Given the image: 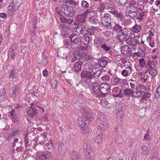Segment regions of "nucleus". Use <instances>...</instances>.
<instances>
[{
	"mask_svg": "<svg viewBox=\"0 0 160 160\" xmlns=\"http://www.w3.org/2000/svg\"><path fill=\"white\" fill-rule=\"evenodd\" d=\"M142 95V93L138 91H136L133 92L132 91V92L131 95L132 96L135 98H139L141 97Z\"/></svg>",
	"mask_w": 160,
	"mask_h": 160,
	"instance_id": "49",
	"label": "nucleus"
},
{
	"mask_svg": "<svg viewBox=\"0 0 160 160\" xmlns=\"http://www.w3.org/2000/svg\"><path fill=\"white\" fill-rule=\"evenodd\" d=\"M127 37L124 35L122 32L117 33V38L119 40L120 42H123V41H126L127 38Z\"/></svg>",
	"mask_w": 160,
	"mask_h": 160,
	"instance_id": "30",
	"label": "nucleus"
},
{
	"mask_svg": "<svg viewBox=\"0 0 160 160\" xmlns=\"http://www.w3.org/2000/svg\"><path fill=\"white\" fill-rule=\"evenodd\" d=\"M122 28H123L119 25L118 24H116L114 28L113 29L116 32L118 33L122 32Z\"/></svg>",
	"mask_w": 160,
	"mask_h": 160,
	"instance_id": "42",
	"label": "nucleus"
},
{
	"mask_svg": "<svg viewBox=\"0 0 160 160\" xmlns=\"http://www.w3.org/2000/svg\"><path fill=\"white\" fill-rule=\"evenodd\" d=\"M148 130L146 132V133L145 134L144 136V141H149L150 138V135L148 132Z\"/></svg>",
	"mask_w": 160,
	"mask_h": 160,
	"instance_id": "62",
	"label": "nucleus"
},
{
	"mask_svg": "<svg viewBox=\"0 0 160 160\" xmlns=\"http://www.w3.org/2000/svg\"><path fill=\"white\" fill-rule=\"evenodd\" d=\"M12 91L13 92L12 93L11 95L13 97H15L18 92L19 88L17 86H15L13 88Z\"/></svg>",
	"mask_w": 160,
	"mask_h": 160,
	"instance_id": "56",
	"label": "nucleus"
},
{
	"mask_svg": "<svg viewBox=\"0 0 160 160\" xmlns=\"http://www.w3.org/2000/svg\"><path fill=\"white\" fill-rule=\"evenodd\" d=\"M92 87L91 91V93L96 95V97L101 98V95L100 93L99 83L98 82H95L93 84Z\"/></svg>",
	"mask_w": 160,
	"mask_h": 160,
	"instance_id": "6",
	"label": "nucleus"
},
{
	"mask_svg": "<svg viewBox=\"0 0 160 160\" xmlns=\"http://www.w3.org/2000/svg\"><path fill=\"white\" fill-rule=\"evenodd\" d=\"M16 45L15 44L12 45L8 51V60H9L11 59H14V56L16 55Z\"/></svg>",
	"mask_w": 160,
	"mask_h": 160,
	"instance_id": "7",
	"label": "nucleus"
},
{
	"mask_svg": "<svg viewBox=\"0 0 160 160\" xmlns=\"http://www.w3.org/2000/svg\"><path fill=\"white\" fill-rule=\"evenodd\" d=\"M36 106L33 103H32L31 106L27 111L28 116L30 118L36 116L38 112Z\"/></svg>",
	"mask_w": 160,
	"mask_h": 160,
	"instance_id": "4",
	"label": "nucleus"
},
{
	"mask_svg": "<svg viewBox=\"0 0 160 160\" xmlns=\"http://www.w3.org/2000/svg\"><path fill=\"white\" fill-rule=\"evenodd\" d=\"M81 5L82 8L83 9H87L89 8V3L87 1L83 0L81 1Z\"/></svg>",
	"mask_w": 160,
	"mask_h": 160,
	"instance_id": "52",
	"label": "nucleus"
},
{
	"mask_svg": "<svg viewBox=\"0 0 160 160\" xmlns=\"http://www.w3.org/2000/svg\"><path fill=\"white\" fill-rule=\"evenodd\" d=\"M101 48L104 52H108L111 49V47L106 45V43L104 42L103 44L101 45Z\"/></svg>",
	"mask_w": 160,
	"mask_h": 160,
	"instance_id": "45",
	"label": "nucleus"
},
{
	"mask_svg": "<svg viewBox=\"0 0 160 160\" xmlns=\"http://www.w3.org/2000/svg\"><path fill=\"white\" fill-rule=\"evenodd\" d=\"M83 35V37H82L81 39H80L81 42L85 45L88 44L89 42L92 40V37L84 34Z\"/></svg>",
	"mask_w": 160,
	"mask_h": 160,
	"instance_id": "19",
	"label": "nucleus"
},
{
	"mask_svg": "<svg viewBox=\"0 0 160 160\" xmlns=\"http://www.w3.org/2000/svg\"><path fill=\"white\" fill-rule=\"evenodd\" d=\"M16 70H12L10 72L9 74V79H13L16 78L17 77V74L16 72Z\"/></svg>",
	"mask_w": 160,
	"mask_h": 160,
	"instance_id": "35",
	"label": "nucleus"
},
{
	"mask_svg": "<svg viewBox=\"0 0 160 160\" xmlns=\"http://www.w3.org/2000/svg\"><path fill=\"white\" fill-rule=\"evenodd\" d=\"M99 63L101 67H105L108 63V62L103 59H100L99 61Z\"/></svg>",
	"mask_w": 160,
	"mask_h": 160,
	"instance_id": "54",
	"label": "nucleus"
},
{
	"mask_svg": "<svg viewBox=\"0 0 160 160\" xmlns=\"http://www.w3.org/2000/svg\"><path fill=\"white\" fill-rule=\"evenodd\" d=\"M121 50L122 53L125 56H129L132 54L131 49L128 45L121 47Z\"/></svg>",
	"mask_w": 160,
	"mask_h": 160,
	"instance_id": "10",
	"label": "nucleus"
},
{
	"mask_svg": "<svg viewBox=\"0 0 160 160\" xmlns=\"http://www.w3.org/2000/svg\"><path fill=\"white\" fill-rule=\"evenodd\" d=\"M85 54L83 55L82 60L85 61H88L91 60L92 59V56L90 54H88V53L86 51H84Z\"/></svg>",
	"mask_w": 160,
	"mask_h": 160,
	"instance_id": "32",
	"label": "nucleus"
},
{
	"mask_svg": "<svg viewBox=\"0 0 160 160\" xmlns=\"http://www.w3.org/2000/svg\"><path fill=\"white\" fill-rule=\"evenodd\" d=\"M55 11L58 14L61 15L62 12L66 16L69 17H72L75 15L73 8L72 6L66 5H62L61 7H56Z\"/></svg>",
	"mask_w": 160,
	"mask_h": 160,
	"instance_id": "1",
	"label": "nucleus"
},
{
	"mask_svg": "<svg viewBox=\"0 0 160 160\" xmlns=\"http://www.w3.org/2000/svg\"><path fill=\"white\" fill-rule=\"evenodd\" d=\"M81 75L83 79L89 80H90L92 77L91 71L88 70L82 71L81 73Z\"/></svg>",
	"mask_w": 160,
	"mask_h": 160,
	"instance_id": "12",
	"label": "nucleus"
},
{
	"mask_svg": "<svg viewBox=\"0 0 160 160\" xmlns=\"http://www.w3.org/2000/svg\"><path fill=\"white\" fill-rule=\"evenodd\" d=\"M61 22L62 23H67L71 24L73 22L74 20L71 19L66 18H65L60 17V18Z\"/></svg>",
	"mask_w": 160,
	"mask_h": 160,
	"instance_id": "31",
	"label": "nucleus"
},
{
	"mask_svg": "<svg viewBox=\"0 0 160 160\" xmlns=\"http://www.w3.org/2000/svg\"><path fill=\"white\" fill-rule=\"evenodd\" d=\"M133 31L136 33L140 32L141 29V26L140 25H135L132 28Z\"/></svg>",
	"mask_w": 160,
	"mask_h": 160,
	"instance_id": "48",
	"label": "nucleus"
},
{
	"mask_svg": "<svg viewBox=\"0 0 160 160\" xmlns=\"http://www.w3.org/2000/svg\"><path fill=\"white\" fill-rule=\"evenodd\" d=\"M59 28L61 30L65 29L68 30V31L70 29V28L69 26H67L64 24H61L59 27Z\"/></svg>",
	"mask_w": 160,
	"mask_h": 160,
	"instance_id": "57",
	"label": "nucleus"
},
{
	"mask_svg": "<svg viewBox=\"0 0 160 160\" xmlns=\"http://www.w3.org/2000/svg\"><path fill=\"white\" fill-rule=\"evenodd\" d=\"M82 113L85 116V118L90 121H92L93 119V115H92L90 113H89L84 108L82 109Z\"/></svg>",
	"mask_w": 160,
	"mask_h": 160,
	"instance_id": "21",
	"label": "nucleus"
},
{
	"mask_svg": "<svg viewBox=\"0 0 160 160\" xmlns=\"http://www.w3.org/2000/svg\"><path fill=\"white\" fill-rule=\"evenodd\" d=\"M149 73L152 76V78L156 76L157 74L156 70L154 69L153 68H150L149 70Z\"/></svg>",
	"mask_w": 160,
	"mask_h": 160,
	"instance_id": "53",
	"label": "nucleus"
},
{
	"mask_svg": "<svg viewBox=\"0 0 160 160\" xmlns=\"http://www.w3.org/2000/svg\"><path fill=\"white\" fill-rule=\"evenodd\" d=\"M86 17L83 14L78 15L76 19L78 24H84L85 23V18Z\"/></svg>",
	"mask_w": 160,
	"mask_h": 160,
	"instance_id": "18",
	"label": "nucleus"
},
{
	"mask_svg": "<svg viewBox=\"0 0 160 160\" xmlns=\"http://www.w3.org/2000/svg\"><path fill=\"white\" fill-rule=\"evenodd\" d=\"M94 45L97 48H98L104 42V40L99 37L96 38L94 40Z\"/></svg>",
	"mask_w": 160,
	"mask_h": 160,
	"instance_id": "15",
	"label": "nucleus"
},
{
	"mask_svg": "<svg viewBox=\"0 0 160 160\" xmlns=\"http://www.w3.org/2000/svg\"><path fill=\"white\" fill-rule=\"evenodd\" d=\"M90 82L91 80H88L85 79H82L81 81V84L85 88H87L89 87Z\"/></svg>",
	"mask_w": 160,
	"mask_h": 160,
	"instance_id": "29",
	"label": "nucleus"
},
{
	"mask_svg": "<svg viewBox=\"0 0 160 160\" xmlns=\"http://www.w3.org/2000/svg\"><path fill=\"white\" fill-rule=\"evenodd\" d=\"M125 13L126 16H128L132 18H134L138 13V8L134 5L129 6L127 9Z\"/></svg>",
	"mask_w": 160,
	"mask_h": 160,
	"instance_id": "2",
	"label": "nucleus"
},
{
	"mask_svg": "<svg viewBox=\"0 0 160 160\" xmlns=\"http://www.w3.org/2000/svg\"><path fill=\"white\" fill-rule=\"evenodd\" d=\"M131 72L132 71H130L129 69H128V70L124 69L122 71L121 74L123 76L126 77L128 76Z\"/></svg>",
	"mask_w": 160,
	"mask_h": 160,
	"instance_id": "44",
	"label": "nucleus"
},
{
	"mask_svg": "<svg viewBox=\"0 0 160 160\" xmlns=\"http://www.w3.org/2000/svg\"><path fill=\"white\" fill-rule=\"evenodd\" d=\"M146 90V87L144 85H139L137 86L136 91H138L141 93L143 92Z\"/></svg>",
	"mask_w": 160,
	"mask_h": 160,
	"instance_id": "38",
	"label": "nucleus"
},
{
	"mask_svg": "<svg viewBox=\"0 0 160 160\" xmlns=\"http://www.w3.org/2000/svg\"><path fill=\"white\" fill-rule=\"evenodd\" d=\"M10 118L11 119L13 122L15 121H17L18 118L17 115H16V112L14 109L12 110L10 112Z\"/></svg>",
	"mask_w": 160,
	"mask_h": 160,
	"instance_id": "25",
	"label": "nucleus"
},
{
	"mask_svg": "<svg viewBox=\"0 0 160 160\" xmlns=\"http://www.w3.org/2000/svg\"><path fill=\"white\" fill-rule=\"evenodd\" d=\"M139 62L141 68H145V66H146V62L143 58L140 59Z\"/></svg>",
	"mask_w": 160,
	"mask_h": 160,
	"instance_id": "51",
	"label": "nucleus"
},
{
	"mask_svg": "<svg viewBox=\"0 0 160 160\" xmlns=\"http://www.w3.org/2000/svg\"><path fill=\"white\" fill-rule=\"evenodd\" d=\"M151 94L150 93L147 92L145 93L143 95L141 99L140 102H143L144 100H146L148 98H149L151 97Z\"/></svg>",
	"mask_w": 160,
	"mask_h": 160,
	"instance_id": "47",
	"label": "nucleus"
},
{
	"mask_svg": "<svg viewBox=\"0 0 160 160\" xmlns=\"http://www.w3.org/2000/svg\"><path fill=\"white\" fill-rule=\"evenodd\" d=\"M51 155L50 152L38 155V158L39 160H47L50 157Z\"/></svg>",
	"mask_w": 160,
	"mask_h": 160,
	"instance_id": "23",
	"label": "nucleus"
},
{
	"mask_svg": "<svg viewBox=\"0 0 160 160\" xmlns=\"http://www.w3.org/2000/svg\"><path fill=\"white\" fill-rule=\"evenodd\" d=\"M6 91L4 88L1 89L0 91V102H3L5 98Z\"/></svg>",
	"mask_w": 160,
	"mask_h": 160,
	"instance_id": "37",
	"label": "nucleus"
},
{
	"mask_svg": "<svg viewBox=\"0 0 160 160\" xmlns=\"http://www.w3.org/2000/svg\"><path fill=\"white\" fill-rule=\"evenodd\" d=\"M122 82V79L117 77L116 75L115 76L113 77V79L112 80L111 83L114 85H120Z\"/></svg>",
	"mask_w": 160,
	"mask_h": 160,
	"instance_id": "20",
	"label": "nucleus"
},
{
	"mask_svg": "<svg viewBox=\"0 0 160 160\" xmlns=\"http://www.w3.org/2000/svg\"><path fill=\"white\" fill-rule=\"evenodd\" d=\"M126 41L128 45L132 46H136L139 42L137 39L129 38L126 39Z\"/></svg>",
	"mask_w": 160,
	"mask_h": 160,
	"instance_id": "16",
	"label": "nucleus"
},
{
	"mask_svg": "<svg viewBox=\"0 0 160 160\" xmlns=\"http://www.w3.org/2000/svg\"><path fill=\"white\" fill-rule=\"evenodd\" d=\"M22 3V0H13L12 4L13 5L15 10H17L21 5Z\"/></svg>",
	"mask_w": 160,
	"mask_h": 160,
	"instance_id": "27",
	"label": "nucleus"
},
{
	"mask_svg": "<svg viewBox=\"0 0 160 160\" xmlns=\"http://www.w3.org/2000/svg\"><path fill=\"white\" fill-rule=\"evenodd\" d=\"M100 77V79H102L103 81L105 82L109 81L110 79V77L108 75H103Z\"/></svg>",
	"mask_w": 160,
	"mask_h": 160,
	"instance_id": "59",
	"label": "nucleus"
},
{
	"mask_svg": "<svg viewBox=\"0 0 160 160\" xmlns=\"http://www.w3.org/2000/svg\"><path fill=\"white\" fill-rule=\"evenodd\" d=\"M122 91V90H119L118 88H114L112 89V95L114 97L122 98L123 97Z\"/></svg>",
	"mask_w": 160,
	"mask_h": 160,
	"instance_id": "13",
	"label": "nucleus"
},
{
	"mask_svg": "<svg viewBox=\"0 0 160 160\" xmlns=\"http://www.w3.org/2000/svg\"><path fill=\"white\" fill-rule=\"evenodd\" d=\"M102 141V138L101 135H99L96 137V138L95 142L98 144L100 143Z\"/></svg>",
	"mask_w": 160,
	"mask_h": 160,
	"instance_id": "63",
	"label": "nucleus"
},
{
	"mask_svg": "<svg viewBox=\"0 0 160 160\" xmlns=\"http://www.w3.org/2000/svg\"><path fill=\"white\" fill-rule=\"evenodd\" d=\"M95 11L91 9L90 8H89L87 9L83 13L85 16L87 15L89 13H95Z\"/></svg>",
	"mask_w": 160,
	"mask_h": 160,
	"instance_id": "58",
	"label": "nucleus"
},
{
	"mask_svg": "<svg viewBox=\"0 0 160 160\" xmlns=\"http://www.w3.org/2000/svg\"><path fill=\"white\" fill-rule=\"evenodd\" d=\"M63 43L64 46L67 48H68V47L71 43V39H65L63 41Z\"/></svg>",
	"mask_w": 160,
	"mask_h": 160,
	"instance_id": "64",
	"label": "nucleus"
},
{
	"mask_svg": "<svg viewBox=\"0 0 160 160\" xmlns=\"http://www.w3.org/2000/svg\"><path fill=\"white\" fill-rule=\"evenodd\" d=\"M111 19L110 15L108 13L104 14L101 19V23L102 25L104 27H107L108 25V23L110 22Z\"/></svg>",
	"mask_w": 160,
	"mask_h": 160,
	"instance_id": "11",
	"label": "nucleus"
},
{
	"mask_svg": "<svg viewBox=\"0 0 160 160\" xmlns=\"http://www.w3.org/2000/svg\"><path fill=\"white\" fill-rule=\"evenodd\" d=\"M124 67L125 68V69L128 70V69H129L130 71H132L131 67V64L129 62H126L124 63L123 65Z\"/></svg>",
	"mask_w": 160,
	"mask_h": 160,
	"instance_id": "60",
	"label": "nucleus"
},
{
	"mask_svg": "<svg viewBox=\"0 0 160 160\" xmlns=\"http://www.w3.org/2000/svg\"><path fill=\"white\" fill-rule=\"evenodd\" d=\"M95 28H92L88 29L85 28L84 35L88 36L93 35L95 32Z\"/></svg>",
	"mask_w": 160,
	"mask_h": 160,
	"instance_id": "22",
	"label": "nucleus"
},
{
	"mask_svg": "<svg viewBox=\"0 0 160 160\" xmlns=\"http://www.w3.org/2000/svg\"><path fill=\"white\" fill-rule=\"evenodd\" d=\"M142 153L143 155H147L149 152V151L148 148L146 146H143L142 147Z\"/></svg>",
	"mask_w": 160,
	"mask_h": 160,
	"instance_id": "41",
	"label": "nucleus"
},
{
	"mask_svg": "<svg viewBox=\"0 0 160 160\" xmlns=\"http://www.w3.org/2000/svg\"><path fill=\"white\" fill-rule=\"evenodd\" d=\"M84 24H78L77 26L74 29V32L77 35H83L85 29Z\"/></svg>",
	"mask_w": 160,
	"mask_h": 160,
	"instance_id": "9",
	"label": "nucleus"
},
{
	"mask_svg": "<svg viewBox=\"0 0 160 160\" xmlns=\"http://www.w3.org/2000/svg\"><path fill=\"white\" fill-rule=\"evenodd\" d=\"M146 67L148 68H153L155 67V63L152 60H148L147 61Z\"/></svg>",
	"mask_w": 160,
	"mask_h": 160,
	"instance_id": "36",
	"label": "nucleus"
},
{
	"mask_svg": "<svg viewBox=\"0 0 160 160\" xmlns=\"http://www.w3.org/2000/svg\"><path fill=\"white\" fill-rule=\"evenodd\" d=\"M115 15L118 18V19H120L121 21H124L125 20V18L123 17V14L121 12L117 11L116 12Z\"/></svg>",
	"mask_w": 160,
	"mask_h": 160,
	"instance_id": "46",
	"label": "nucleus"
},
{
	"mask_svg": "<svg viewBox=\"0 0 160 160\" xmlns=\"http://www.w3.org/2000/svg\"><path fill=\"white\" fill-rule=\"evenodd\" d=\"M100 93L101 97H105L106 94H108L110 91V88L108 85L105 83H102L99 85Z\"/></svg>",
	"mask_w": 160,
	"mask_h": 160,
	"instance_id": "3",
	"label": "nucleus"
},
{
	"mask_svg": "<svg viewBox=\"0 0 160 160\" xmlns=\"http://www.w3.org/2000/svg\"><path fill=\"white\" fill-rule=\"evenodd\" d=\"M22 144V141L20 140L19 142V140L18 138H15L14 141L13 143L12 144V147H15L16 146H21Z\"/></svg>",
	"mask_w": 160,
	"mask_h": 160,
	"instance_id": "40",
	"label": "nucleus"
},
{
	"mask_svg": "<svg viewBox=\"0 0 160 160\" xmlns=\"http://www.w3.org/2000/svg\"><path fill=\"white\" fill-rule=\"evenodd\" d=\"M132 89L130 88H126L124 89L122 91V93L123 94L125 95L128 96L131 94H132Z\"/></svg>",
	"mask_w": 160,
	"mask_h": 160,
	"instance_id": "43",
	"label": "nucleus"
},
{
	"mask_svg": "<svg viewBox=\"0 0 160 160\" xmlns=\"http://www.w3.org/2000/svg\"><path fill=\"white\" fill-rule=\"evenodd\" d=\"M105 122H107V120L105 116L103 115H101V116L98 118L97 120V123L98 124H99V123H102Z\"/></svg>",
	"mask_w": 160,
	"mask_h": 160,
	"instance_id": "39",
	"label": "nucleus"
},
{
	"mask_svg": "<svg viewBox=\"0 0 160 160\" xmlns=\"http://www.w3.org/2000/svg\"><path fill=\"white\" fill-rule=\"evenodd\" d=\"M84 54V51H75L74 52V56L77 60L82 59Z\"/></svg>",
	"mask_w": 160,
	"mask_h": 160,
	"instance_id": "17",
	"label": "nucleus"
},
{
	"mask_svg": "<svg viewBox=\"0 0 160 160\" xmlns=\"http://www.w3.org/2000/svg\"><path fill=\"white\" fill-rule=\"evenodd\" d=\"M131 30L126 28H122V33L126 36H130L131 34Z\"/></svg>",
	"mask_w": 160,
	"mask_h": 160,
	"instance_id": "34",
	"label": "nucleus"
},
{
	"mask_svg": "<svg viewBox=\"0 0 160 160\" xmlns=\"http://www.w3.org/2000/svg\"><path fill=\"white\" fill-rule=\"evenodd\" d=\"M69 38L71 39V46L72 48L73 49H77L81 42V39L78 38L73 39L72 37L71 38V36L69 37Z\"/></svg>",
	"mask_w": 160,
	"mask_h": 160,
	"instance_id": "5",
	"label": "nucleus"
},
{
	"mask_svg": "<svg viewBox=\"0 0 160 160\" xmlns=\"http://www.w3.org/2000/svg\"><path fill=\"white\" fill-rule=\"evenodd\" d=\"M78 125L81 128H83L86 125L85 119L82 117L78 118Z\"/></svg>",
	"mask_w": 160,
	"mask_h": 160,
	"instance_id": "26",
	"label": "nucleus"
},
{
	"mask_svg": "<svg viewBox=\"0 0 160 160\" xmlns=\"http://www.w3.org/2000/svg\"><path fill=\"white\" fill-rule=\"evenodd\" d=\"M51 84L52 87L53 88H55L56 87L57 85V81L55 78H52L51 81Z\"/></svg>",
	"mask_w": 160,
	"mask_h": 160,
	"instance_id": "61",
	"label": "nucleus"
},
{
	"mask_svg": "<svg viewBox=\"0 0 160 160\" xmlns=\"http://www.w3.org/2000/svg\"><path fill=\"white\" fill-rule=\"evenodd\" d=\"M83 151L84 152H90V145L87 143H85L83 146Z\"/></svg>",
	"mask_w": 160,
	"mask_h": 160,
	"instance_id": "50",
	"label": "nucleus"
},
{
	"mask_svg": "<svg viewBox=\"0 0 160 160\" xmlns=\"http://www.w3.org/2000/svg\"><path fill=\"white\" fill-rule=\"evenodd\" d=\"M98 66V65L97 64L94 65L93 69L91 71L92 72H93L92 76L96 78H99L102 73V71L101 69L96 67Z\"/></svg>",
	"mask_w": 160,
	"mask_h": 160,
	"instance_id": "8",
	"label": "nucleus"
},
{
	"mask_svg": "<svg viewBox=\"0 0 160 160\" xmlns=\"http://www.w3.org/2000/svg\"><path fill=\"white\" fill-rule=\"evenodd\" d=\"M128 0H118V5L120 6H125Z\"/></svg>",
	"mask_w": 160,
	"mask_h": 160,
	"instance_id": "55",
	"label": "nucleus"
},
{
	"mask_svg": "<svg viewBox=\"0 0 160 160\" xmlns=\"http://www.w3.org/2000/svg\"><path fill=\"white\" fill-rule=\"evenodd\" d=\"M98 129H100L102 130H105L108 128V125L107 122H104L102 123H99L98 124Z\"/></svg>",
	"mask_w": 160,
	"mask_h": 160,
	"instance_id": "33",
	"label": "nucleus"
},
{
	"mask_svg": "<svg viewBox=\"0 0 160 160\" xmlns=\"http://www.w3.org/2000/svg\"><path fill=\"white\" fill-rule=\"evenodd\" d=\"M82 63L81 62H76L74 66L75 71L76 72H79L81 70V66Z\"/></svg>",
	"mask_w": 160,
	"mask_h": 160,
	"instance_id": "28",
	"label": "nucleus"
},
{
	"mask_svg": "<svg viewBox=\"0 0 160 160\" xmlns=\"http://www.w3.org/2000/svg\"><path fill=\"white\" fill-rule=\"evenodd\" d=\"M70 157L71 160H79L80 159L79 153L74 151L71 153Z\"/></svg>",
	"mask_w": 160,
	"mask_h": 160,
	"instance_id": "24",
	"label": "nucleus"
},
{
	"mask_svg": "<svg viewBox=\"0 0 160 160\" xmlns=\"http://www.w3.org/2000/svg\"><path fill=\"white\" fill-rule=\"evenodd\" d=\"M66 147L63 143H61L58 146V153L59 155L63 156L65 153Z\"/></svg>",
	"mask_w": 160,
	"mask_h": 160,
	"instance_id": "14",
	"label": "nucleus"
}]
</instances>
